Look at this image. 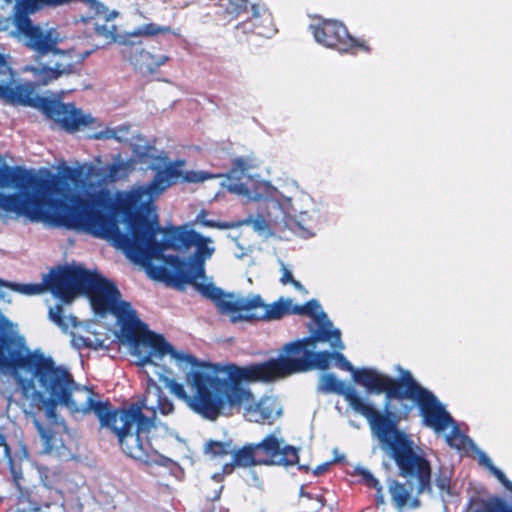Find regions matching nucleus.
<instances>
[{"instance_id": "29", "label": "nucleus", "mask_w": 512, "mask_h": 512, "mask_svg": "<svg viewBox=\"0 0 512 512\" xmlns=\"http://www.w3.org/2000/svg\"><path fill=\"white\" fill-rule=\"evenodd\" d=\"M479 464L487 468L496 478L497 480L512 493V482L506 477V475L497 468L490 457L483 451L479 450L477 452Z\"/></svg>"}, {"instance_id": "23", "label": "nucleus", "mask_w": 512, "mask_h": 512, "mask_svg": "<svg viewBox=\"0 0 512 512\" xmlns=\"http://www.w3.org/2000/svg\"><path fill=\"white\" fill-rule=\"evenodd\" d=\"M132 170L133 162L131 160H122L118 156L111 164L102 167L99 175L110 182H115L126 177Z\"/></svg>"}, {"instance_id": "44", "label": "nucleus", "mask_w": 512, "mask_h": 512, "mask_svg": "<svg viewBox=\"0 0 512 512\" xmlns=\"http://www.w3.org/2000/svg\"><path fill=\"white\" fill-rule=\"evenodd\" d=\"M290 283H291V284H292V285H293L297 290H304L303 285H302L299 281H297V280L293 279V281H291Z\"/></svg>"}, {"instance_id": "36", "label": "nucleus", "mask_w": 512, "mask_h": 512, "mask_svg": "<svg viewBox=\"0 0 512 512\" xmlns=\"http://www.w3.org/2000/svg\"><path fill=\"white\" fill-rule=\"evenodd\" d=\"M18 499L19 507H17L13 512H41L40 508L43 504H33L28 500L27 496L21 499L20 493L18 494Z\"/></svg>"}, {"instance_id": "22", "label": "nucleus", "mask_w": 512, "mask_h": 512, "mask_svg": "<svg viewBox=\"0 0 512 512\" xmlns=\"http://www.w3.org/2000/svg\"><path fill=\"white\" fill-rule=\"evenodd\" d=\"M232 454V463L224 466V473H231L234 466L250 467L260 465L258 463V456L256 455L255 444H247L238 450L232 451Z\"/></svg>"}, {"instance_id": "26", "label": "nucleus", "mask_w": 512, "mask_h": 512, "mask_svg": "<svg viewBox=\"0 0 512 512\" xmlns=\"http://www.w3.org/2000/svg\"><path fill=\"white\" fill-rule=\"evenodd\" d=\"M389 493L395 507L398 509L406 506L411 498V491L404 484L396 480L390 481Z\"/></svg>"}, {"instance_id": "42", "label": "nucleus", "mask_w": 512, "mask_h": 512, "mask_svg": "<svg viewBox=\"0 0 512 512\" xmlns=\"http://www.w3.org/2000/svg\"><path fill=\"white\" fill-rule=\"evenodd\" d=\"M0 447H4L5 453H9V447L6 444L5 436L0 432Z\"/></svg>"}, {"instance_id": "31", "label": "nucleus", "mask_w": 512, "mask_h": 512, "mask_svg": "<svg viewBox=\"0 0 512 512\" xmlns=\"http://www.w3.org/2000/svg\"><path fill=\"white\" fill-rule=\"evenodd\" d=\"M94 31L96 35L104 38L107 42H115L121 40L123 37L116 36V25L110 21V18L104 17V23L100 24L95 22Z\"/></svg>"}, {"instance_id": "47", "label": "nucleus", "mask_w": 512, "mask_h": 512, "mask_svg": "<svg viewBox=\"0 0 512 512\" xmlns=\"http://www.w3.org/2000/svg\"><path fill=\"white\" fill-rule=\"evenodd\" d=\"M3 498H4V497H1V496H0V500H3Z\"/></svg>"}, {"instance_id": "46", "label": "nucleus", "mask_w": 512, "mask_h": 512, "mask_svg": "<svg viewBox=\"0 0 512 512\" xmlns=\"http://www.w3.org/2000/svg\"><path fill=\"white\" fill-rule=\"evenodd\" d=\"M419 505V501L417 499L412 501V507H417Z\"/></svg>"}, {"instance_id": "43", "label": "nucleus", "mask_w": 512, "mask_h": 512, "mask_svg": "<svg viewBox=\"0 0 512 512\" xmlns=\"http://www.w3.org/2000/svg\"><path fill=\"white\" fill-rule=\"evenodd\" d=\"M244 23H250L248 25V27H250V28H254L255 25H261V21L260 20H258V21L253 20V15L251 16V18L248 21H245Z\"/></svg>"}, {"instance_id": "6", "label": "nucleus", "mask_w": 512, "mask_h": 512, "mask_svg": "<svg viewBox=\"0 0 512 512\" xmlns=\"http://www.w3.org/2000/svg\"><path fill=\"white\" fill-rule=\"evenodd\" d=\"M63 184L59 176L41 178L21 166L0 168V188L14 187L23 192L9 195L0 193V220L13 213L16 217L23 216L31 222L75 230V227L54 220L58 210L52 202L62 200L47 198L49 195L59 194Z\"/></svg>"}, {"instance_id": "38", "label": "nucleus", "mask_w": 512, "mask_h": 512, "mask_svg": "<svg viewBox=\"0 0 512 512\" xmlns=\"http://www.w3.org/2000/svg\"><path fill=\"white\" fill-rule=\"evenodd\" d=\"M72 344L77 349L93 347V341L90 338L73 335Z\"/></svg>"}, {"instance_id": "30", "label": "nucleus", "mask_w": 512, "mask_h": 512, "mask_svg": "<svg viewBox=\"0 0 512 512\" xmlns=\"http://www.w3.org/2000/svg\"><path fill=\"white\" fill-rule=\"evenodd\" d=\"M357 473L361 477L362 483H364L367 487L376 490L375 497L377 504H384L385 501L382 486L380 485L379 481L373 476V474L365 468L357 469Z\"/></svg>"}, {"instance_id": "11", "label": "nucleus", "mask_w": 512, "mask_h": 512, "mask_svg": "<svg viewBox=\"0 0 512 512\" xmlns=\"http://www.w3.org/2000/svg\"><path fill=\"white\" fill-rule=\"evenodd\" d=\"M12 3L14 0H4ZM13 9V24L20 39L25 45L38 53L46 54L57 47L59 35L53 28L43 31L40 26L34 25L30 15L46 7L55 8L75 2L84 3L96 15H106L107 8L98 0H15Z\"/></svg>"}, {"instance_id": "10", "label": "nucleus", "mask_w": 512, "mask_h": 512, "mask_svg": "<svg viewBox=\"0 0 512 512\" xmlns=\"http://www.w3.org/2000/svg\"><path fill=\"white\" fill-rule=\"evenodd\" d=\"M200 293L212 300L222 314L230 317L231 322L240 321H274L286 315H294L292 299L281 297L279 300L266 304L259 294L248 296L224 293L222 289L210 285H200Z\"/></svg>"}, {"instance_id": "5", "label": "nucleus", "mask_w": 512, "mask_h": 512, "mask_svg": "<svg viewBox=\"0 0 512 512\" xmlns=\"http://www.w3.org/2000/svg\"><path fill=\"white\" fill-rule=\"evenodd\" d=\"M247 170V161L236 158L222 186L255 202L254 232L264 238L287 230L302 238L315 235L314 202L309 194L286 197L268 183L254 181Z\"/></svg>"}, {"instance_id": "39", "label": "nucleus", "mask_w": 512, "mask_h": 512, "mask_svg": "<svg viewBox=\"0 0 512 512\" xmlns=\"http://www.w3.org/2000/svg\"><path fill=\"white\" fill-rule=\"evenodd\" d=\"M281 271H282V276L280 278V281L282 284H288L291 281H293L294 278H293L292 272L282 262H281Z\"/></svg>"}, {"instance_id": "24", "label": "nucleus", "mask_w": 512, "mask_h": 512, "mask_svg": "<svg viewBox=\"0 0 512 512\" xmlns=\"http://www.w3.org/2000/svg\"><path fill=\"white\" fill-rule=\"evenodd\" d=\"M71 66H63L59 63H56L54 67L48 66H39V67H30L28 70L32 71L36 82L40 85H47L53 80H56L61 75L70 71Z\"/></svg>"}, {"instance_id": "25", "label": "nucleus", "mask_w": 512, "mask_h": 512, "mask_svg": "<svg viewBox=\"0 0 512 512\" xmlns=\"http://www.w3.org/2000/svg\"><path fill=\"white\" fill-rule=\"evenodd\" d=\"M172 32L171 28L169 26H161L155 23H148L141 25L137 27L133 32L127 34L119 40V44L128 46L132 45L134 42L131 40L132 37H139V36H156L159 34H165Z\"/></svg>"}, {"instance_id": "20", "label": "nucleus", "mask_w": 512, "mask_h": 512, "mask_svg": "<svg viewBox=\"0 0 512 512\" xmlns=\"http://www.w3.org/2000/svg\"><path fill=\"white\" fill-rule=\"evenodd\" d=\"M253 11V20L261 21V25H255L254 28L248 27L250 23H241L237 28H241L244 33H255L265 38H270L276 33L271 13L264 7L253 4L250 7Z\"/></svg>"}, {"instance_id": "32", "label": "nucleus", "mask_w": 512, "mask_h": 512, "mask_svg": "<svg viewBox=\"0 0 512 512\" xmlns=\"http://www.w3.org/2000/svg\"><path fill=\"white\" fill-rule=\"evenodd\" d=\"M220 6L224 7L226 13L233 17L248 12V0H222Z\"/></svg>"}, {"instance_id": "28", "label": "nucleus", "mask_w": 512, "mask_h": 512, "mask_svg": "<svg viewBox=\"0 0 512 512\" xmlns=\"http://www.w3.org/2000/svg\"><path fill=\"white\" fill-rule=\"evenodd\" d=\"M49 318L63 331H67L70 327L77 326V318L72 315L65 316L64 309L61 304H56L54 307H50Z\"/></svg>"}, {"instance_id": "12", "label": "nucleus", "mask_w": 512, "mask_h": 512, "mask_svg": "<svg viewBox=\"0 0 512 512\" xmlns=\"http://www.w3.org/2000/svg\"><path fill=\"white\" fill-rule=\"evenodd\" d=\"M317 342L323 341L316 339L315 334H311L310 337L287 343L283 347V352L289 356H295V358L280 356L270 359L266 361V365L256 367L251 372H260L265 375L276 373L286 377L314 368L325 370L333 359V353L328 351L314 352Z\"/></svg>"}, {"instance_id": "40", "label": "nucleus", "mask_w": 512, "mask_h": 512, "mask_svg": "<svg viewBox=\"0 0 512 512\" xmlns=\"http://www.w3.org/2000/svg\"><path fill=\"white\" fill-rule=\"evenodd\" d=\"M329 466H330L329 462H326V463H323V464L317 466L315 468V470L313 471L314 475H316V476L322 475L323 473H325L328 470Z\"/></svg>"}, {"instance_id": "33", "label": "nucleus", "mask_w": 512, "mask_h": 512, "mask_svg": "<svg viewBox=\"0 0 512 512\" xmlns=\"http://www.w3.org/2000/svg\"><path fill=\"white\" fill-rule=\"evenodd\" d=\"M472 512H512V507L507 506L501 498H494Z\"/></svg>"}, {"instance_id": "18", "label": "nucleus", "mask_w": 512, "mask_h": 512, "mask_svg": "<svg viewBox=\"0 0 512 512\" xmlns=\"http://www.w3.org/2000/svg\"><path fill=\"white\" fill-rule=\"evenodd\" d=\"M333 359L336 360V365L340 369L351 372L353 380L363 386L369 393H386L394 380L392 377L379 372L375 368H354L340 352H334Z\"/></svg>"}, {"instance_id": "34", "label": "nucleus", "mask_w": 512, "mask_h": 512, "mask_svg": "<svg viewBox=\"0 0 512 512\" xmlns=\"http://www.w3.org/2000/svg\"><path fill=\"white\" fill-rule=\"evenodd\" d=\"M451 477L452 471L448 468H441L436 479L435 484L439 488L440 492L451 495Z\"/></svg>"}, {"instance_id": "17", "label": "nucleus", "mask_w": 512, "mask_h": 512, "mask_svg": "<svg viewBox=\"0 0 512 512\" xmlns=\"http://www.w3.org/2000/svg\"><path fill=\"white\" fill-rule=\"evenodd\" d=\"M258 463L261 465L290 466L298 462V451L274 433L255 444Z\"/></svg>"}, {"instance_id": "15", "label": "nucleus", "mask_w": 512, "mask_h": 512, "mask_svg": "<svg viewBox=\"0 0 512 512\" xmlns=\"http://www.w3.org/2000/svg\"><path fill=\"white\" fill-rule=\"evenodd\" d=\"M318 391L342 395L353 411L363 416L369 425L381 414L371 403L366 402L350 385H345L334 374H323L320 377Z\"/></svg>"}, {"instance_id": "45", "label": "nucleus", "mask_w": 512, "mask_h": 512, "mask_svg": "<svg viewBox=\"0 0 512 512\" xmlns=\"http://www.w3.org/2000/svg\"><path fill=\"white\" fill-rule=\"evenodd\" d=\"M410 409H411V407H408V406H406V405H405V407H404V411H403V414H404V415H407V414H408V412L410 411Z\"/></svg>"}, {"instance_id": "35", "label": "nucleus", "mask_w": 512, "mask_h": 512, "mask_svg": "<svg viewBox=\"0 0 512 512\" xmlns=\"http://www.w3.org/2000/svg\"><path fill=\"white\" fill-rule=\"evenodd\" d=\"M206 452L213 454L214 456H221L232 453L230 450V443L210 441L207 443Z\"/></svg>"}, {"instance_id": "8", "label": "nucleus", "mask_w": 512, "mask_h": 512, "mask_svg": "<svg viewBox=\"0 0 512 512\" xmlns=\"http://www.w3.org/2000/svg\"><path fill=\"white\" fill-rule=\"evenodd\" d=\"M386 397L401 402L404 399L415 401L419 407L423 424L435 433H442L450 428V432L446 435V442L450 447L461 450L466 447L467 443L471 442L460 431L456 421L445 409V406L431 391L417 383L409 371L403 372L400 380H393L386 392Z\"/></svg>"}, {"instance_id": "1", "label": "nucleus", "mask_w": 512, "mask_h": 512, "mask_svg": "<svg viewBox=\"0 0 512 512\" xmlns=\"http://www.w3.org/2000/svg\"><path fill=\"white\" fill-rule=\"evenodd\" d=\"M0 372L14 379L25 398L43 402L47 423L36 417L33 423L44 453L58 457L68 454L60 435L66 426L56 413L60 404L72 413L93 412L102 427L115 433L122 451L129 457L148 465L169 467L174 463L152 444L158 436L172 435L166 425L156 421V413L169 415L174 411L172 401L152 378H148L141 399L126 408L112 410L108 402L95 400L91 389L78 386L66 367L56 365L40 349L30 351L25 337L16 335L0 337Z\"/></svg>"}, {"instance_id": "2", "label": "nucleus", "mask_w": 512, "mask_h": 512, "mask_svg": "<svg viewBox=\"0 0 512 512\" xmlns=\"http://www.w3.org/2000/svg\"><path fill=\"white\" fill-rule=\"evenodd\" d=\"M149 351L141 365L151 368L178 399L204 419L214 421L233 409L243 407L244 417L260 424L271 425L282 414L274 397L254 401L252 392L243 382H270L282 376L250 372L266 365L256 363L240 367L234 363L211 365L200 362L191 354L178 352L162 335H147Z\"/></svg>"}, {"instance_id": "19", "label": "nucleus", "mask_w": 512, "mask_h": 512, "mask_svg": "<svg viewBox=\"0 0 512 512\" xmlns=\"http://www.w3.org/2000/svg\"><path fill=\"white\" fill-rule=\"evenodd\" d=\"M125 47L126 48L122 51L124 57L128 58L135 67L150 73L155 72L169 59L165 55H153L141 48L140 45H135V43Z\"/></svg>"}, {"instance_id": "21", "label": "nucleus", "mask_w": 512, "mask_h": 512, "mask_svg": "<svg viewBox=\"0 0 512 512\" xmlns=\"http://www.w3.org/2000/svg\"><path fill=\"white\" fill-rule=\"evenodd\" d=\"M207 216L208 212L205 210H201L196 215L195 223L200 224L204 227L217 228L220 230L238 228L241 226H250L254 230V218L252 212L249 213L246 218L237 221L212 220L208 219Z\"/></svg>"}, {"instance_id": "27", "label": "nucleus", "mask_w": 512, "mask_h": 512, "mask_svg": "<svg viewBox=\"0 0 512 512\" xmlns=\"http://www.w3.org/2000/svg\"><path fill=\"white\" fill-rule=\"evenodd\" d=\"M130 126L123 124L115 128H106L105 130L94 133L91 137L96 140L115 139L118 142H126L129 139Z\"/></svg>"}, {"instance_id": "3", "label": "nucleus", "mask_w": 512, "mask_h": 512, "mask_svg": "<svg viewBox=\"0 0 512 512\" xmlns=\"http://www.w3.org/2000/svg\"><path fill=\"white\" fill-rule=\"evenodd\" d=\"M152 181L146 185L119 191L112 199L108 192L99 191L88 197H75L72 204L53 201L58 210L54 220L75 227V230L105 239L123 252L137 244L135 231L144 224L160 229L154 201L171 187L180 176L171 163L156 169Z\"/></svg>"}, {"instance_id": "4", "label": "nucleus", "mask_w": 512, "mask_h": 512, "mask_svg": "<svg viewBox=\"0 0 512 512\" xmlns=\"http://www.w3.org/2000/svg\"><path fill=\"white\" fill-rule=\"evenodd\" d=\"M142 223L143 230L135 231L138 243L124 251L127 258L143 265L151 259H163L172 271L151 267L148 272L152 278L167 277L175 286L193 284L200 292L197 280L205 278V262L215 253L213 239L187 225L156 229Z\"/></svg>"}, {"instance_id": "7", "label": "nucleus", "mask_w": 512, "mask_h": 512, "mask_svg": "<svg viewBox=\"0 0 512 512\" xmlns=\"http://www.w3.org/2000/svg\"><path fill=\"white\" fill-rule=\"evenodd\" d=\"M373 435L379 440L382 449L392 459L399 476L410 484L415 483L417 493L431 492V464L422 448L415 444L409 435L398 429V419L385 405V415L380 414L370 425Z\"/></svg>"}, {"instance_id": "9", "label": "nucleus", "mask_w": 512, "mask_h": 512, "mask_svg": "<svg viewBox=\"0 0 512 512\" xmlns=\"http://www.w3.org/2000/svg\"><path fill=\"white\" fill-rule=\"evenodd\" d=\"M0 74H9L10 80H12L11 68L1 53ZM0 99L13 105L38 107L58 127L68 132L78 131L81 127L89 126L94 122V118L90 114L82 113L72 103L38 97L34 85L29 82L12 85V81H10L0 84Z\"/></svg>"}, {"instance_id": "16", "label": "nucleus", "mask_w": 512, "mask_h": 512, "mask_svg": "<svg viewBox=\"0 0 512 512\" xmlns=\"http://www.w3.org/2000/svg\"><path fill=\"white\" fill-rule=\"evenodd\" d=\"M294 315H306L313 318L316 329L312 334H315L316 339L328 341L334 350H343L345 348L341 340V331L334 328L333 323L316 299H312L302 306L294 305Z\"/></svg>"}, {"instance_id": "14", "label": "nucleus", "mask_w": 512, "mask_h": 512, "mask_svg": "<svg viewBox=\"0 0 512 512\" xmlns=\"http://www.w3.org/2000/svg\"><path fill=\"white\" fill-rule=\"evenodd\" d=\"M317 43L340 53L355 54L358 49L369 52L363 40L352 37L346 26L336 20L319 19L309 26Z\"/></svg>"}, {"instance_id": "37", "label": "nucleus", "mask_w": 512, "mask_h": 512, "mask_svg": "<svg viewBox=\"0 0 512 512\" xmlns=\"http://www.w3.org/2000/svg\"><path fill=\"white\" fill-rule=\"evenodd\" d=\"M214 177L215 175L204 171H189L186 172L184 179L190 183H201Z\"/></svg>"}, {"instance_id": "41", "label": "nucleus", "mask_w": 512, "mask_h": 512, "mask_svg": "<svg viewBox=\"0 0 512 512\" xmlns=\"http://www.w3.org/2000/svg\"><path fill=\"white\" fill-rule=\"evenodd\" d=\"M228 237L231 238L232 240H234L236 242L237 246L241 250V252L240 253H236L235 256L237 258H243L246 255V252H244V248L242 246H240V244L238 243L237 238L232 237L230 234L228 235Z\"/></svg>"}, {"instance_id": "13", "label": "nucleus", "mask_w": 512, "mask_h": 512, "mask_svg": "<svg viewBox=\"0 0 512 512\" xmlns=\"http://www.w3.org/2000/svg\"><path fill=\"white\" fill-rule=\"evenodd\" d=\"M10 471L12 475L10 484L20 492L21 499L27 496L33 504H43V506L49 507L52 504L62 503L64 491L70 489L66 474L57 467L39 466L38 473L41 484L35 486L33 490L25 487L22 472L17 470L12 463Z\"/></svg>"}]
</instances>
